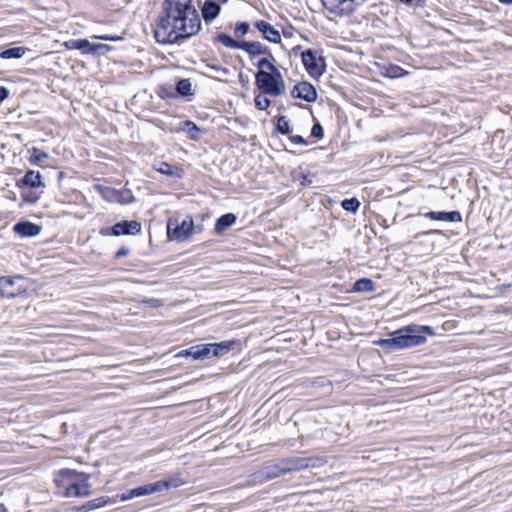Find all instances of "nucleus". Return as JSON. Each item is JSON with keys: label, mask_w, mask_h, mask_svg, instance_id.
Instances as JSON below:
<instances>
[{"label": "nucleus", "mask_w": 512, "mask_h": 512, "mask_svg": "<svg viewBox=\"0 0 512 512\" xmlns=\"http://www.w3.org/2000/svg\"><path fill=\"white\" fill-rule=\"evenodd\" d=\"M155 94L164 101L178 100L173 83H160L154 89Z\"/></svg>", "instance_id": "473e14b6"}, {"label": "nucleus", "mask_w": 512, "mask_h": 512, "mask_svg": "<svg viewBox=\"0 0 512 512\" xmlns=\"http://www.w3.org/2000/svg\"><path fill=\"white\" fill-rule=\"evenodd\" d=\"M254 107L259 111H266L271 106V99L269 98V94H263L262 92H258L254 96Z\"/></svg>", "instance_id": "4c0bfd02"}, {"label": "nucleus", "mask_w": 512, "mask_h": 512, "mask_svg": "<svg viewBox=\"0 0 512 512\" xmlns=\"http://www.w3.org/2000/svg\"><path fill=\"white\" fill-rule=\"evenodd\" d=\"M251 63L257 68L254 77L271 70V68L278 67L277 64H272L269 59L262 57L256 58V60L251 61Z\"/></svg>", "instance_id": "e433bc0d"}, {"label": "nucleus", "mask_w": 512, "mask_h": 512, "mask_svg": "<svg viewBox=\"0 0 512 512\" xmlns=\"http://www.w3.org/2000/svg\"><path fill=\"white\" fill-rule=\"evenodd\" d=\"M185 484L180 473L167 475L160 480L136 486L138 497L149 496L176 489Z\"/></svg>", "instance_id": "6e6552de"}, {"label": "nucleus", "mask_w": 512, "mask_h": 512, "mask_svg": "<svg viewBox=\"0 0 512 512\" xmlns=\"http://www.w3.org/2000/svg\"><path fill=\"white\" fill-rule=\"evenodd\" d=\"M202 62L204 63V65L207 68H209L213 71L221 72L223 75L230 74V70L228 68L223 67L220 64H218L215 59H202Z\"/></svg>", "instance_id": "c03bdc74"}, {"label": "nucleus", "mask_w": 512, "mask_h": 512, "mask_svg": "<svg viewBox=\"0 0 512 512\" xmlns=\"http://www.w3.org/2000/svg\"><path fill=\"white\" fill-rule=\"evenodd\" d=\"M376 290V283L369 277H361L355 280L352 291L356 293H371Z\"/></svg>", "instance_id": "72a5a7b5"}, {"label": "nucleus", "mask_w": 512, "mask_h": 512, "mask_svg": "<svg viewBox=\"0 0 512 512\" xmlns=\"http://www.w3.org/2000/svg\"><path fill=\"white\" fill-rule=\"evenodd\" d=\"M213 80L215 81H218V82H226L225 80H222L220 78H217V77H211Z\"/></svg>", "instance_id": "338daca9"}, {"label": "nucleus", "mask_w": 512, "mask_h": 512, "mask_svg": "<svg viewBox=\"0 0 512 512\" xmlns=\"http://www.w3.org/2000/svg\"><path fill=\"white\" fill-rule=\"evenodd\" d=\"M497 1L503 5H512V0H497Z\"/></svg>", "instance_id": "052dcab7"}, {"label": "nucleus", "mask_w": 512, "mask_h": 512, "mask_svg": "<svg viewBox=\"0 0 512 512\" xmlns=\"http://www.w3.org/2000/svg\"><path fill=\"white\" fill-rule=\"evenodd\" d=\"M238 80H239L240 85L243 88H246V89L249 88L250 81H249V77L247 75H245L244 73L240 72L239 75H238Z\"/></svg>", "instance_id": "603ef678"}, {"label": "nucleus", "mask_w": 512, "mask_h": 512, "mask_svg": "<svg viewBox=\"0 0 512 512\" xmlns=\"http://www.w3.org/2000/svg\"><path fill=\"white\" fill-rule=\"evenodd\" d=\"M142 232V223L138 220L122 219L111 226L101 227L99 234L104 237L136 236Z\"/></svg>", "instance_id": "9b49d317"}, {"label": "nucleus", "mask_w": 512, "mask_h": 512, "mask_svg": "<svg viewBox=\"0 0 512 512\" xmlns=\"http://www.w3.org/2000/svg\"><path fill=\"white\" fill-rule=\"evenodd\" d=\"M280 144H281V147H282L285 151H287V152H289V153H294V151L288 150V149L286 148L285 144H284L282 141L280 142Z\"/></svg>", "instance_id": "0e129e2a"}, {"label": "nucleus", "mask_w": 512, "mask_h": 512, "mask_svg": "<svg viewBox=\"0 0 512 512\" xmlns=\"http://www.w3.org/2000/svg\"><path fill=\"white\" fill-rule=\"evenodd\" d=\"M153 168L158 173L173 179H181L185 172L184 169L178 165L171 164L166 161H159L153 165Z\"/></svg>", "instance_id": "393cba45"}, {"label": "nucleus", "mask_w": 512, "mask_h": 512, "mask_svg": "<svg viewBox=\"0 0 512 512\" xmlns=\"http://www.w3.org/2000/svg\"><path fill=\"white\" fill-rule=\"evenodd\" d=\"M377 66L379 69V74L387 79H400L410 74L409 71H407L400 65L391 62L379 63L377 64Z\"/></svg>", "instance_id": "4be33fe9"}, {"label": "nucleus", "mask_w": 512, "mask_h": 512, "mask_svg": "<svg viewBox=\"0 0 512 512\" xmlns=\"http://www.w3.org/2000/svg\"><path fill=\"white\" fill-rule=\"evenodd\" d=\"M174 132H186L189 136V139L192 141H198L201 138V135L206 132V130L200 126H198L194 121L187 119L181 121L179 126L174 130Z\"/></svg>", "instance_id": "a878e982"}, {"label": "nucleus", "mask_w": 512, "mask_h": 512, "mask_svg": "<svg viewBox=\"0 0 512 512\" xmlns=\"http://www.w3.org/2000/svg\"><path fill=\"white\" fill-rule=\"evenodd\" d=\"M30 49L25 46L6 47L0 51V58L3 60L21 59Z\"/></svg>", "instance_id": "f704fd0d"}, {"label": "nucleus", "mask_w": 512, "mask_h": 512, "mask_svg": "<svg viewBox=\"0 0 512 512\" xmlns=\"http://www.w3.org/2000/svg\"><path fill=\"white\" fill-rule=\"evenodd\" d=\"M334 158V153L328 155V161H331Z\"/></svg>", "instance_id": "774afa93"}, {"label": "nucleus", "mask_w": 512, "mask_h": 512, "mask_svg": "<svg viewBox=\"0 0 512 512\" xmlns=\"http://www.w3.org/2000/svg\"><path fill=\"white\" fill-rule=\"evenodd\" d=\"M361 206V202L357 197L345 198L341 201V207L344 211L356 214Z\"/></svg>", "instance_id": "58836bf2"}, {"label": "nucleus", "mask_w": 512, "mask_h": 512, "mask_svg": "<svg viewBox=\"0 0 512 512\" xmlns=\"http://www.w3.org/2000/svg\"><path fill=\"white\" fill-rule=\"evenodd\" d=\"M174 90L178 100L191 102L196 95V88L193 86L190 78L174 77Z\"/></svg>", "instance_id": "a211bd4d"}, {"label": "nucleus", "mask_w": 512, "mask_h": 512, "mask_svg": "<svg viewBox=\"0 0 512 512\" xmlns=\"http://www.w3.org/2000/svg\"><path fill=\"white\" fill-rule=\"evenodd\" d=\"M42 225L21 218L12 227L15 235L21 239L34 238L42 232Z\"/></svg>", "instance_id": "f3484780"}, {"label": "nucleus", "mask_w": 512, "mask_h": 512, "mask_svg": "<svg viewBox=\"0 0 512 512\" xmlns=\"http://www.w3.org/2000/svg\"><path fill=\"white\" fill-rule=\"evenodd\" d=\"M423 216L432 221H443L448 223H459L462 222V214L459 210H451V211H428L423 214Z\"/></svg>", "instance_id": "5701e85b"}, {"label": "nucleus", "mask_w": 512, "mask_h": 512, "mask_svg": "<svg viewBox=\"0 0 512 512\" xmlns=\"http://www.w3.org/2000/svg\"><path fill=\"white\" fill-rule=\"evenodd\" d=\"M130 252H131V250L129 247L121 246L114 253V259L118 260V259L124 258V257L128 256L130 254Z\"/></svg>", "instance_id": "8fccbe9b"}, {"label": "nucleus", "mask_w": 512, "mask_h": 512, "mask_svg": "<svg viewBox=\"0 0 512 512\" xmlns=\"http://www.w3.org/2000/svg\"><path fill=\"white\" fill-rule=\"evenodd\" d=\"M303 50H304V49H303L302 45L298 44V45H296V46L292 47V49L289 51V55H291V54H293V55H295V56H297L298 54H300V55H301V52H302Z\"/></svg>", "instance_id": "6e6d98bb"}, {"label": "nucleus", "mask_w": 512, "mask_h": 512, "mask_svg": "<svg viewBox=\"0 0 512 512\" xmlns=\"http://www.w3.org/2000/svg\"><path fill=\"white\" fill-rule=\"evenodd\" d=\"M320 1H321L323 8L326 10H328L329 5H331V3L333 2V0H320Z\"/></svg>", "instance_id": "13d9d810"}, {"label": "nucleus", "mask_w": 512, "mask_h": 512, "mask_svg": "<svg viewBox=\"0 0 512 512\" xmlns=\"http://www.w3.org/2000/svg\"><path fill=\"white\" fill-rule=\"evenodd\" d=\"M394 332L398 351L423 345L427 342L428 337L436 335L432 326L414 323L401 326Z\"/></svg>", "instance_id": "20e7f679"}, {"label": "nucleus", "mask_w": 512, "mask_h": 512, "mask_svg": "<svg viewBox=\"0 0 512 512\" xmlns=\"http://www.w3.org/2000/svg\"><path fill=\"white\" fill-rule=\"evenodd\" d=\"M398 2L412 8H423L427 0H398Z\"/></svg>", "instance_id": "de8ad7c7"}, {"label": "nucleus", "mask_w": 512, "mask_h": 512, "mask_svg": "<svg viewBox=\"0 0 512 512\" xmlns=\"http://www.w3.org/2000/svg\"><path fill=\"white\" fill-rule=\"evenodd\" d=\"M126 33L123 32L122 34H94L91 36L93 39L102 40V41H111V42H118L125 39Z\"/></svg>", "instance_id": "a18cd8bd"}, {"label": "nucleus", "mask_w": 512, "mask_h": 512, "mask_svg": "<svg viewBox=\"0 0 512 512\" xmlns=\"http://www.w3.org/2000/svg\"><path fill=\"white\" fill-rule=\"evenodd\" d=\"M374 346H379L385 353H391L397 350V343L394 330L387 333V337L378 338L372 341Z\"/></svg>", "instance_id": "7c9ffc66"}, {"label": "nucleus", "mask_w": 512, "mask_h": 512, "mask_svg": "<svg viewBox=\"0 0 512 512\" xmlns=\"http://www.w3.org/2000/svg\"><path fill=\"white\" fill-rule=\"evenodd\" d=\"M325 149L324 147H317V148H313V149H310L307 151V153H317L318 150H323Z\"/></svg>", "instance_id": "680f3d73"}, {"label": "nucleus", "mask_w": 512, "mask_h": 512, "mask_svg": "<svg viewBox=\"0 0 512 512\" xmlns=\"http://www.w3.org/2000/svg\"><path fill=\"white\" fill-rule=\"evenodd\" d=\"M250 31V24L247 21H238L234 26V36L233 39L243 40L242 38L247 35Z\"/></svg>", "instance_id": "79ce46f5"}, {"label": "nucleus", "mask_w": 512, "mask_h": 512, "mask_svg": "<svg viewBox=\"0 0 512 512\" xmlns=\"http://www.w3.org/2000/svg\"><path fill=\"white\" fill-rule=\"evenodd\" d=\"M195 234L194 219L188 214L179 222L176 217H169L166 222V238L169 242L183 243Z\"/></svg>", "instance_id": "0eeeda50"}, {"label": "nucleus", "mask_w": 512, "mask_h": 512, "mask_svg": "<svg viewBox=\"0 0 512 512\" xmlns=\"http://www.w3.org/2000/svg\"><path fill=\"white\" fill-rule=\"evenodd\" d=\"M281 475H285L280 462H270L255 473L257 479L261 482H267Z\"/></svg>", "instance_id": "b1692460"}, {"label": "nucleus", "mask_w": 512, "mask_h": 512, "mask_svg": "<svg viewBox=\"0 0 512 512\" xmlns=\"http://www.w3.org/2000/svg\"><path fill=\"white\" fill-rule=\"evenodd\" d=\"M358 6L356 0H333L328 11L338 17H348L357 10Z\"/></svg>", "instance_id": "aec40b11"}, {"label": "nucleus", "mask_w": 512, "mask_h": 512, "mask_svg": "<svg viewBox=\"0 0 512 512\" xmlns=\"http://www.w3.org/2000/svg\"><path fill=\"white\" fill-rule=\"evenodd\" d=\"M252 25L260 33L263 40L273 44H280L281 48L286 50L285 46L282 44L281 32L271 23L258 19L255 20Z\"/></svg>", "instance_id": "dca6fc26"}, {"label": "nucleus", "mask_w": 512, "mask_h": 512, "mask_svg": "<svg viewBox=\"0 0 512 512\" xmlns=\"http://www.w3.org/2000/svg\"><path fill=\"white\" fill-rule=\"evenodd\" d=\"M301 63L306 73L318 81L327 70V61L322 48H306L301 52Z\"/></svg>", "instance_id": "423d86ee"}, {"label": "nucleus", "mask_w": 512, "mask_h": 512, "mask_svg": "<svg viewBox=\"0 0 512 512\" xmlns=\"http://www.w3.org/2000/svg\"><path fill=\"white\" fill-rule=\"evenodd\" d=\"M198 344L192 345L188 348L182 349L179 352L175 354L174 357L176 358H185L187 360L193 361H199L198 356Z\"/></svg>", "instance_id": "ea45409f"}, {"label": "nucleus", "mask_w": 512, "mask_h": 512, "mask_svg": "<svg viewBox=\"0 0 512 512\" xmlns=\"http://www.w3.org/2000/svg\"><path fill=\"white\" fill-rule=\"evenodd\" d=\"M26 281L27 278L19 274L0 276V296L7 299L28 297L31 291Z\"/></svg>", "instance_id": "1a4fd4ad"}, {"label": "nucleus", "mask_w": 512, "mask_h": 512, "mask_svg": "<svg viewBox=\"0 0 512 512\" xmlns=\"http://www.w3.org/2000/svg\"><path fill=\"white\" fill-rule=\"evenodd\" d=\"M293 99L314 103L318 99V91L314 84L307 80L297 82L290 91Z\"/></svg>", "instance_id": "2eb2a0df"}, {"label": "nucleus", "mask_w": 512, "mask_h": 512, "mask_svg": "<svg viewBox=\"0 0 512 512\" xmlns=\"http://www.w3.org/2000/svg\"><path fill=\"white\" fill-rule=\"evenodd\" d=\"M285 474L301 471L307 468L309 464L302 456H292L279 460Z\"/></svg>", "instance_id": "bb28decb"}, {"label": "nucleus", "mask_w": 512, "mask_h": 512, "mask_svg": "<svg viewBox=\"0 0 512 512\" xmlns=\"http://www.w3.org/2000/svg\"><path fill=\"white\" fill-rule=\"evenodd\" d=\"M290 176L293 181L299 182L302 187H310L313 183L311 172L309 170H304L302 165L292 169Z\"/></svg>", "instance_id": "c756f323"}, {"label": "nucleus", "mask_w": 512, "mask_h": 512, "mask_svg": "<svg viewBox=\"0 0 512 512\" xmlns=\"http://www.w3.org/2000/svg\"><path fill=\"white\" fill-rule=\"evenodd\" d=\"M95 190L107 202L118 203L121 205L132 204L136 201L135 196L129 188L123 187L117 189L102 184H96Z\"/></svg>", "instance_id": "f8f14e48"}, {"label": "nucleus", "mask_w": 512, "mask_h": 512, "mask_svg": "<svg viewBox=\"0 0 512 512\" xmlns=\"http://www.w3.org/2000/svg\"><path fill=\"white\" fill-rule=\"evenodd\" d=\"M15 186L21 193L19 208H22L25 205H35L40 200L46 183L40 171L28 168L22 177L16 179Z\"/></svg>", "instance_id": "7ed1b4c3"}, {"label": "nucleus", "mask_w": 512, "mask_h": 512, "mask_svg": "<svg viewBox=\"0 0 512 512\" xmlns=\"http://www.w3.org/2000/svg\"><path fill=\"white\" fill-rule=\"evenodd\" d=\"M295 31L296 28L291 23H288L286 27L282 29L281 36L283 35L285 38H292Z\"/></svg>", "instance_id": "3c124183"}, {"label": "nucleus", "mask_w": 512, "mask_h": 512, "mask_svg": "<svg viewBox=\"0 0 512 512\" xmlns=\"http://www.w3.org/2000/svg\"><path fill=\"white\" fill-rule=\"evenodd\" d=\"M237 214L233 212H227L220 215L215 220L214 233L215 235H223L228 229H230L237 221Z\"/></svg>", "instance_id": "cd10ccee"}, {"label": "nucleus", "mask_w": 512, "mask_h": 512, "mask_svg": "<svg viewBox=\"0 0 512 512\" xmlns=\"http://www.w3.org/2000/svg\"><path fill=\"white\" fill-rule=\"evenodd\" d=\"M214 348L216 351V357L221 358L230 353H239L243 349V343L238 338H231L227 340H222L219 342H214Z\"/></svg>", "instance_id": "412c9836"}, {"label": "nucleus", "mask_w": 512, "mask_h": 512, "mask_svg": "<svg viewBox=\"0 0 512 512\" xmlns=\"http://www.w3.org/2000/svg\"><path fill=\"white\" fill-rule=\"evenodd\" d=\"M56 175H57V180L60 183L66 174L64 171H56Z\"/></svg>", "instance_id": "bf43d9fd"}, {"label": "nucleus", "mask_w": 512, "mask_h": 512, "mask_svg": "<svg viewBox=\"0 0 512 512\" xmlns=\"http://www.w3.org/2000/svg\"><path fill=\"white\" fill-rule=\"evenodd\" d=\"M27 152L29 153L28 161L32 166H40L43 168L42 163L51 159V156L46 151L36 146L28 148Z\"/></svg>", "instance_id": "2f4dec72"}, {"label": "nucleus", "mask_w": 512, "mask_h": 512, "mask_svg": "<svg viewBox=\"0 0 512 512\" xmlns=\"http://www.w3.org/2000/svg\"><path fill=\"white\" fill-rule=\"evenodd\" d=\"M228 1L205 0L199 14L193 0H163L158 18L151 26L156 43L181 45L187 42L202 30V19L205 24L212 23Z\"/></svg>", "instance_id": "f257e3e1"}, {"label": "nucleus", "mask_w": 512, "mask_h": 512, "mask_svg": "<svg viewBox=\"0 0 512 512\" xmlns=\"http://www.w3.org/2000/svg\"><path fill=\"white\" fill-rule=\"evenodd\" d=\"M145 303H147L151 308H160L163 305L162 300L157 298H149L145 301Z\"/></svg>", "instance_id": "864d4df0"}, {"label": "nucleus", "mask_w": 512, "mask_h": 512, "mask_svg": "<svg viewBox=\"0 0 512 512\" xmlns=\"http://www.w3.org/2000/svg\"><path fill=\"white\" fill-rule=\"evenodd\" d=\"M309 464L307 468L312 467H320L323 464V459L320 457H303Z\"/></svg>", "instance_id": "09e8293b"}, {"label": "nucleus", "mask_w": 512, "mask_h": 512, "mask_svg": "<svg viewBox=\"0 0 512 512\" xmlns=\"http://www.w3.org/2000/svg\"><path fill=\"white\" fill-rule=\"evenodd\" d=\"M293 132V127L290 124L289 119L287 116L278 114L273 119V130H272V137L277 135H284L288 136Z\"/></svg>", "instance_id": "c85d7f7f"}, {"label": "nucleus", "mask_w": 512, "mask_h": 512, "mask_svg": "<svg viewBox=\"0 0 512 512\" xmlns=\"http://www.w3.org/2000/svg\"><path fill=\"white\" fill-rule=\"evenodd\" d=\"M254 78L258 92L269 94L270 97H279L286 93V83L279 67L271 68Z\"/></svg>", "instance_id": "39448f33"}, {"label": "nucleus", "mask_w": 512, "mask_h": 512, "mask_svg": "<svg viewBox=\"0 0 512 512\" xmlns=\"http://www.w3.org/2000/svg\"><path fill=\"white\" fill-rule=\"evenodd\" d=\"M212 40L214 43H220L228 49L244 51L247 53L250 61L262 57L269 59L272 64H277L271 48L260 41L233 39V37L226 32L217 33Z\"/></svg>", "instance_id": "f03ea898"}, {"label": "nucleus", "mask_w": 512, "mask_h": 512, "mask_svg": "<svg viewBox=\"0 0 512 512\" xmlns=\"http://www.w3.org/2000/svg\"><path fill=\"white\" fill-rule=\"evenodd\" d=\"M194 228H195V234H199V233H201L203 231L204 226H203V224H197L196 225L194 223Z\"/></svg>", "instance_id": "4d7b16f0"}, {"label": "nucleus", "mask_w": 512, "mask_h": 512, "mask_svg": "<svg viewBox=\"0 0 512 512\" xmlns=\"http://www.w3.org/2000/svg\"><path fill=\"white\" fill-rule=\"evenodd\" d=\"M289 141L294 145L308 146L309 141L304 138L302 135H293L292 133L288 135Z\"/></svg>", "instance_id": "49530a36"}, {"label": "nucleus", "mask_w": 512, "mask_h": 512, "mask_svg": "<svg viewBox=\"0 0 512 512\" xmlns=\"http://www.w3.org/2000/svg\"><path fill=\"white\" fill-rule=\"evenodd\" d=\"M10 193H11V195L9 196V199L15 201L16 200V194L14 192H12V191Z\"/></svg>", "instance_id": "69168bd1"}, {"label": "nucleus", "mask_w": 512, "mask_h": 512, "mask_svg": "<svg viewBox=\"0 0 512 512\" xmlns=\"http://www.w3.org/2000/svg\"><path fill=\"white\" fill-rule=\"evenodd\" d=\"M93 473L79 471L78 477L68 485V489L62 492L65 498H86L92 495V485L90 479Z\"/></svg>", "instance_id": "ddd939ff"}, {"label": "nucleus", "mask_w": 512, "mask_h": 512, "mask_svg": "<svg viewBox=\"0 0 512 512\" xmlns=\"http://www.w3.org/2000/svg\"><path fill=\"white\" fill-rule=\"evenodd\" d=\"M111 502H113V499L110 496L102 495L78 505L68 504L63 508V512H93L111 505Z\"/></svg>", "instance_id": "4468645a"}, {"label": "nucleus", "mask_w": 512, "mask_h": 512, "mask_svg": "<svg viewBox=\"0 0 512 512\" xmlns=\"http://www.w3.org/2000/svg\"><path fill=\"white\" fill-rule=\"evenodd\" d=\"M9 97H10V90L5 86L0 85V103L4 102Z\"/></svg>", "instance_id": "5fc2aeb1"}, {"label": "nucleus", "mask_w": 512, "mask_h": 512, "mask_svg": "<svg viewBox=\"0 0 512 512\" xmlns=\"http://www.w3.org/2000/svg\"><path fill=\"white\" fill-rule=\"evenodd\" d=\"M110 498L113 499V502H111V505H115L118 502H125V501H129L131 499H134V498H138V494L136 491V487H134V488L127 489L126 491H124L122 493L110 496Z\"/></svg>", "instance_id": "a19ab883"}, {"label": "nucleus", "mask_w": 512, "mask_h": 512, "mask_svg": "<svg viewBox=\"0 0 512 512\" xmlns=\"http://www.w3.org/2000/svg\"><path fill=\"white\" fill-rule=\"evenodd\" d=\"M310 136L317 141H320L325 137L324 127L317 119H314L313 121V125L310 129Z\"/></svg>", "instance_id": "37998d69"}, {"label": "nucleus", "mask_w": 512, "mask_h": 512, "mask_svg": "<svg viewBox=\"0 0 512 512\" xmlns=\"http://www.w3.org/2000/svg\"><path fill=\"white\" fill-rule=\"evenodd\" d=\"M197 356L200 362L217 358L216 351L214 348V342L198 344Z\"/></svg>", "instance_id": "c9c22d12"}, {"label": "nucleus", "mask_w": 512, "mask_h": 512, "mask_svg": "<svg viewBox=\"0 0 512 512\" xmlns=\"http://www.w3.org/2000/svg\"><path fill=\"white\" fill-rule=\"evenodd\" d=\"M0 512H9L8 508L3 503H0Z\"/></svg>", "instance_id": "e2e57ef3"}, {"label": "nucleus", "mask_w": 512, "mask_h": 512, "mask_svg": "<svg viewBox=\"0 0 512 512\" xmlns=\"http://www.w3.org/2000/svg\"><path fill=\"white\" fill-rule=\"evenodd\" d=\"M67 50H77L83 55L104 56L114 47L104 43H94L87 38L69 39L63 43Z\"/></svg>", "instance_id": "9d476101"}, {"label": "nucleus", "mask_w": 512, "mask_h": 512, "mask_svg": "<svg viewBox=\"0 0 512 512\" xmlns=\"http://www.w3.org/2000/svg\"><path fill=\"white\" fill-rule=\"evenodd\" d=\"M79 471L71 468H62L54 472L53 482L62 496V492L68 489V485L78 477Z\"/></svg>", "instance_id": "6ab92c4d"}]
</instances>
